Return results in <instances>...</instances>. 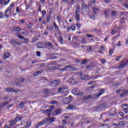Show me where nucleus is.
<instances>
[{"label": "nucleus", "mask_w": 128, "mask_h": 128, "mask_svg": "<svg viewBox=\"0 0 128 128\" xmlns=\"http://www.w3.org/2000/svg\"><path fill=\"white\" fill-rule=\"evenodd\" d=\"M61 72H66V70H76V68L75 67L72 66V65H68L64 66V68H60Z\"/></svg>", "instance_id": "f257e3e1"}, {"label": "nucleus", "mask_w": 128, "mask_h": 128, "mask_svg": "<svg viewBox=\"0 0 128 128\" xmlns=\"http://www.w3.org/2000/svg\"><path fill=\"white\" fill-rule=\"evenodd\" d=\"M72 94L75 96H82L84 94L83 92H80L78 89H74L72 91Z\"/></svg>", "instance_id": "f03ea898"}, {"label": "nucleus", "mask_w": 128, "mask_h": 128, "mask_svg": "<svg viewBox=\"0 0 128 128\" xmlns=\"http://www.w3.org/2000/svg\"><path fill=\"white\" fill-rule=\"evenodd\" d=\"M60 83V81L59 80H54L50 83V86H58Z\"/></svg>", "instance_id": "7ed1b4c3"}, {"label": "nucleus", "mask_w": 128, "mask_h": 128, "mask_svg": "<svg viewBox=\"0 0 128 128\" xmlns=\"http://www.w3.org/2000/svg\"><path fill=\"white\" fill-rule=\"evenodd\" d=\"M10 43L11 44H12V46H20V44H22V43L20 42V41L18 40H12L10 41Z\"/></svg>", "instance_id": "20e7f679"}, {"label": "nucleus", "mask_w": 128, "mask_h": 128, "mask_svg": "<svg viewBox=\"0 0 128 128\" xmlns=\"http://www.w3.org/2000/svg\"><path fill=\"white\" fill-rule=\"evenodd\" d=\"M7 92H18V90H14L12 88H8L6 89Z\"/></svg>", "instance_id": "39448f33"}, {"label": "nucleus", "mask_w": 128, "mask_h": 128, "mask_svg": "<svg viewBox=\"0 0 128 128\" xmlns=\"http://www.w3.org/2000/svg\"><path fill=\"white\" fill-rule=\"evenodd\" d=\"M64 90H68V86H63L60 87L58 88L57 92H62Z\"/></svg>", "instance_id": "423d86ee"}, {"label": "nucleus", "mask_w": 128, "mask_h": 128, "mask_svg": "<svg viewBox=\"0 0 128 128\" xmlns=\"http://www.w3.org/2000/svg\"><path fill=\"white\" fill-rule=\"evenodd\" d=\"M4 16L7 18H10V16H12V11L6 10L5 11Z\"/></svg>", "instance_id": "0eeeda50"}, {"label": "nucleus", "mask_w": 128, "mask_h": 128, "mask_svg": "<svg viewBox=\"0 0 128 128\" xmlns=\"http://www.w3.org/2000/svg\"><path fill=\"white\" fill-rule=\"evenodd\" d=\"M62 102L64 104H70L72 100L70 99V98H64L62 100Z\"/></svg>", "instance_id": "6e6552de"}, {"label": "nucleus", "mask_w": 128, "mask_h": 128, "mask_svg": "<svg viewBox=\"0 0 128 128\" xmlns=\"http://www.w3.org/2000/svg\"><path fill=\"white\" fill-rule=\"evenodd\" d=\"M104 94V89L100 90L99 91L98 94H96L94 96V98H100V96H102V94Z\"/></svg>", "instance_id": "1a4fd4ad"}, {"label": "nucleus", "mask_w": 128, "mask_h": 128, "mask_svg": "<svg viewBox=\"0 0 128 128\" xmlns=\"http://www.w3.org/2000/svg\"><path fill=\"white\" fill-rule=\"evenodd\" d=\"M93 12L94 14H97L100 12V8L98 7H94L93 8Z\"/></svg>", "instance_id": "9d476101"}, {"label": "nucleus", "mask_w": 128, "mask_h": 128, "mask_svg": "<svg viewBox=\"0 0 128 128\" xmlns=\"http://www.w3.org/2000/svg\"><path fill=\"white\" fill-rule=\"evenodd\" d=\"M46 124V121L44 120L38 122L37 125L36 126V128H38L40 126H44Z\"/></svg>", "instance_id": "9b49d317"}, {"label": "nucleus", "mask_w": 128, "mask_h": 128, "mask_svg": "<svg viewBox=\"0 0 128 128\" xmlns=\"http://www.w3.org/2000/svg\"><path fill=\"white\" fill-rule=\"evenodd\" d=\"M54 120H56V118H48L46 119V122L48 123L54 122Z\"/></svg>", "instance_id": "f8f14e48"}, {"label": "nucleus", "mask_w": 128, "mask_h": 128, "mask_svg": "<svg viewBox=\"0 0 128 128\" xmlns=\"http://www.w3.org/2000/svg\"><path fill=\"white\" fill-rule=\"evenodd\" d=\"M62 114V110L60 109H58L53 112V116H57V114Z\"/></svg>", "instance_id": "ddd939ff"}, {"label": "nucleus", "mask_w": 128, "mask_h": 128, "mask_svg": "<svg viewBox=\"0 0 128 128\" xmlns=\"http://www.w3.org/2000/svg\"><path fill=\"white\" fill-rule=\"evenodd\" d=\"M10 54L9 52H7L5 53L4 54V60H8V58H10Z\"/></svg>", "instance_id": "4468645a"}, {"label": "nucleus", "mask_w": 128, "mask_h": 128, "mask_svg": "<svg viewBox=\"0 0 128 128\" xmlns=\"http://www.w3.org/2000/svg\"><path fill=\"white\" fill-rule=\"evenodd\" d=\"M128 94V90L126 91H124L122 94L120 95V96H121V98H126V94Z\"/></svg>", "instance_id": "2eb2a0df"}, {"label": "nucleus", "mask_w": 128, "mask_h": 128, "mask_svg": "<svg viewBox=\"0 0 128 128\" xmlns=\"http://www.w3.org/2000/svg\"><path fill=\"white\" fill-rule=\"evenodd\" d=\"M44 114H48V116H50V114L52 112V110L48 109L46 110H44Z\"/></svg>", "instance_id": "dca6fc26"}, {"label": "nucleus", "mask_w": 128, "mask_h": 128, "mask_svg": "<svg viewBox=\"0 0 128 128\" xmlns=\"http://www.w3.org/2000/svg\"><path fill=\"white\" fill-rule=\"evenodd\" d=\"M116 110H112V111L109 114V116H116Z\"/></svg>", "instance_id": "f3484780"}, {"label": "nucleus", "mask_w": 128, "mask_h": 128, "mask_svg": "<svg viewBox=\"0 0 128 128\" xmlns=\"http://www.w3.org/2000/svg\"><path fill=\"white\" fill-rule=\"evenodd\" d=\"M80 6H76V14H80Z\"/></svg>", "instance_id": "a211bd4d"}, {"label": "nucleus", "mask_w": 128, "mask_h": 128, "mask_svg": "<svg viewBox=\"0 0 128 128\" xmlns=\"http://www.w3.org/2000/svg\"><path fill=\"white\" fill-rule=\"evenodd\" d=\"M26 126L27 128H30V126H32V121H30V120H28L26 122Z\"/></svg>", "instance_id": "6ab92c4d"}, {"label": "nucleus", "mask_w": 128, "mask_h": 128, "mask_svg": "<svg viewBox=\"0 0 128 128\" xmlns=\"http://www.w3.org/2000/svg\"><path fill=\"white\" fill-rule=\"evenodd\" d=\"M58 68L56 66H51V67H48V70H50V72L52 70H56Z\"/></svg>", "instance_id": "aec40b11"}, {"label": "nucleus", "mask_w": 128, "mask_h": 128, "mask_svg": "<svg viewBox=\"0 0 128 128\" xmlns=\"http://www.w3.org/2000/svg\"><path fill=\"white\" fill-rule=\"evenodd\" d=\"M106 104H103L98 106V110H102V108H106Z\"/></svg>", "instance_id": "412c9836"}, {"label": "nucleus", "mask_w": 128, "mask_h": 128, "mask_svg": "<svg viewBox=\"0 0 128 128\" xmlns=\"http://www.w3.org/2000/svg\"><path fill=\"white\" fill-rule=\"evenodd\" d=\"M14 30L13 32H21L22 29L18 27L15 26L14 28Z\"/></svg>", "instance_id": "4be33fe9"}, {"label": "nucleus", "mask_w": 128, "mask_h": 128, "mask_svg": "<svg viewBox=\"0 0 128 128\" xmlns=\"http://www.w3.org/2000/svg\"><path fill=\"white\" fill-rule=\"evenodd\" d=\"M126 66V63L122 62V64L119 65L118 68H124Z\"/></svg>", "instance_id": "5701e85b"}, {"label": "nucleus", "mask_w": 128, "mask_h": 128, "mask_svg": "<svg viewBox=\"0 0 128 128\" xmlns=\"http://www.w3.org/2000/svg\"><path fill=\"white\" fill-rule=\"evenodd\" d=\"M59 42L62 44H64V38H62V36H60L59 37Z\"/></svg>", "instance_id": "b1692460"}, {"label": "nucleus", "mask_w": 128, "mask_h": 128, "mask_svg": "<svg viewBox=\"0 0 128 128\" xmlns=\"http://www.w3.org/2000/svg\"><path fill=\"white\" fill-rule=\"evenodd\" d=\"M87 76V75H82V74H80V80H86Z\"/></svg>", "instance_id": "393cba45"}, {"label": "nucleus", "mask_w": 128, "mask_h": 128, "mask_svg": "<svg viewBox=\"0 0 128 128\" xmlns=\"http://www.w3.org/2000/svg\"><path fill=\"white\" fill-rule=\"evenodd\" d=\"M45 44L46 46H50V48H52V46H54V45H52V43L50 42H45Z\"/></svg>", "instance_id": "a878e982"}, {"label": "nucleus", "mask_w": 128, "mask_h": 128, "mask_svg": "<svg viewBox=\"0 0 128 128\" xmlns=\"http://www.w3.org/2000/svg\"><path fill=\"white\" fill-rule=\"evenodd\" d=\"M22 120V117L20 116H16L15 118L16 122H20Z\"/></svg>", "instance_id": "bb28decb"}, {"label": "nucleus", "mask_w": 128, "mask_h": 128, "mask_svg": "<svg viewBox=\"0 0 128 128\" xmlns=\"http://www.w3.org/2000/svg\"><path fill=\"white\" fill-rule=\"evenodd\" d=\"M62 94L64 96H66L68 94V92L65 91V92H62Z\"/></svg>", "instance_id": "cd10ccee"}, {"label": "nucleus", "mask_w": 128, "mask_h": 128, "mask_svg": "<svg viewBox=\"0 0 128 128\" xmlns=\"http://www.w3.org/2000/svg\"><path fill=\"white\" fill-rule=\"evenodd\" d=\"M12 8H14V4H10L6 10H10L12 12Z\"/></svg>", "instance_id": "c85d7f7f"}, {"label": "nucleus", "mask_w": 128, "mask_h": 128, "mask_svg": "<svg viewBox=\"0 0 128 128\" xmlns=\"http://www.w3.org/2000/svg\"><path fill=\"white\" fill-rule=\"evenodd\" d=\"M54 26L56 28V30H60V28H58V26L56 25V24L55 22H54Z\"/></svg>", "instance_id": "c756f323"}, {"label": "nucleus", "mask_w": 128, "mask_h": 128, "mask_svg": "<svg viewBox=\"0 0 128 128\" xmlns=\"http://www.w3.org/2000/svg\"><path fill=\"white\" fill-rule=\"evenodd\" d=\"M24 106V102H22L20 104L19 106L20 108H22Z\"/></svg>", "instance_id": "7c9ffc66"}, {"label": "nucleus", "mask_w": 128, "mask_h": 128, "mask_svg": "<svg viewBox=\"0 0 128 128\" xmlns=\"http://www.w3.org/2000/svg\"><path fill=\"white\" fill-rule=\"evenodd\" d=\"M8 105V102H5L3 104H0V108H4L6 106Z\"/></svg>", "instance_id": "2f4dec72"}, {"label": "nucleus", "mask_w": 128, "mask_h": 128, "mask_svg": "<svg viewBox=\"0 0 128 128\" xmlns=\"http://www.w3.org/2000/svg\"><path fill=\"white\" fill-rule=\"evenodd\" d=\"M75 18L77 22H80V14H76L75 16Z\"/></svg>", "instance_id": "473e14b6"}, {"label": "nucleus", "mask_w": 128, "mask_h": 128, "mask_svg": "<svg viewBox=\"0 0 128 128\" xmlns=\"http://www.w3.org/2000/svg\"><path fill=\"white\" fill-rule=\"evenodd\" d=\"M57 19L58 20V22H59L60 24V22H62V16H58L57 17Z\"/></svg>", "instance_id": "72a5a7b5"}, {"label": "nucleus", "mask_w": 128, "mask_h": 128, "mask_svg": "<svg viewBox=\"0 0 128 128\" xmlns=\"http://www.w3.org/2000/svg\"><path fill=\"white\" fill-rule=\"evenodd\" d=\"M38 74H40V71H37L34 73L33 76H38Z\"/></svg>", "instance_id": "f704fd0d"}, {"label": "nucleus", "mask_w": 128, "mask_h": 128, "mask_svg": "<svg viewBox=\"0 0 128 128\" xmlns=\"http://www.w3.org/2000/svg\"><path fill=\"white\" fill-rule=\"evenodd\" d=\"M68 108H69V110H74L76 108L74 105H70Z\"/></svg>", "instance_id": "c9c22d12"}, {"label": "nucleus", "mask_w": 128, "mask_h": 128, "mask_svg": "<svg viewBox=\"0 0 128 128\" xmlns=\"http://www.w3.org/2000/svg\"><path fill=\"white\" fill-rule=\"evenodd\" d=\"M16 12L17 14H20V8H18V6L16 8Z\"/></svg>", "instance_id": "e433bc0d"}, {"label": "nucleus", "mask_w": 128, "mask_h": 128, "mask_svg": "<svg viewBox=\"0 0 128 128\" xmlns=\"http://www.w3.org/2000/svg\"><path fill=\"white\" fill-rule=\"evenodd\" d=\"M22 42H24V43L28 42V39L24 38V39H22Z\"/></svg>", "instance_id": "4c0bfd02"}, {"label": "nucleus", "mask_w": 128, "mask_h": 128, "mask_svg": "<svg viewBox=\"0 0 128 128\" xmlns=\"http://www.w3.org/2000/svg\"><path fill=\"white\" fill-rule=\"evenodd\" d=\"M51 104H58V102L56 101H52L50 102Z\"/></svg>", "instance_id": "58836bf2"}, {"label": "nucleus", "mask_w": 128, "mask_h": 128, "mask_svg": "<svg viewBox=\"0 0 128 128\" xmlns=\"http://www.w3.org/2000/svg\"><path fill=\"white\" fill-rule=\"evenodd\" d=\"M70 29L72 30H74V31L76 30V26L74 24L72 25Z\"/></svg>", "instance_id": "ea45409f"}, {"label": "nucleus", "mask_w": 128, "mask_h": 128, "mask_svg": "<svg viewBox=\"0 0 128 128\" xmlns=\"http://www.w3.org/2000/svg\"><path fill=\"white\" fill-rule=\"evenodd\" d=\"M44 94H50V90H45L44 91Z\"/></svg>", "instance_id": "a19ab883"}, {"label": "nucleus", "mask_w": 128, "mask_h": 128, "mask_svg": "<svg viewBox=\"0 0 128 128\" xmlns=\"http://www.w3.org/2000/svg\"><path fill=\"white\" fill-rule=\"evenodd\" d=\"M92 98V96H86L84 98V100H90V98Z\"/></svg>", "instance_id": "79ce46f5"}, {"label": "nucleus", "mask_w": 128, "mask_h": 128, "mask_svg": "<svg viewBox=\"0 0 128 128\" xmlns=\"http://www.w3.org/2000/svg\"><path fill=\"white\" fill-rule=\"evenodd\" d=\"M82 10H86V4H82Z\"/></svg>", "instance_id": "37998d69"}, {"label": "nucleus", "mask_w": 128, "mask_h": 128, "mask_svg": "<svg viewBox=\"0 0 128 128\" xmlns=\"http://www.w3.org/2000/svg\"><path fill=\"white\" fill-rule=\"evenodd\" d=\"M22 34H24V36H28V32H22Z\"/></svg>", "instance_id": "c03bdc74"}, {"label": "nucleus", "mask_w": 128, "mask_h": 128, "mask_svg": "<svg viewBox=\"0 0 128 128\" xmlns=\"http://www.w3.org/2000/svg\"><path fill=\"white\" fill-rule=\"evenodd\" d=\"M112 52H114V49H110L109 52V56H112Z\"/></svg>", "instance_id": "a18cd8bd"}, {"label": "nucleus", "mask_w": 128, "mask_h": 128, "mask_svg": "<svg viewBox=\"0 0 128 128\" xmlns=\"http://www.w3.org/2000/svg\"><path fill=\"white\" fill-rule=\"evenodd\" d=\"M122 56H118V57H117L116 58V62H118V60H120V58H122Z\"/></svg>", "instance_id": "49530a36"}, {"label": "nucleus", "mask_w": 128, "mask_h": 128, "mask_svg": "<svg viewBox=\"0 0 128 128\" xmlns=\"http://www.w3.org/2000/svg\"><path fill=\"white\" fill-rule=\"evenodd\" d=\"M10 0H4V4L5 5L8 4V2H10Z\"/></svg>", "instance_id": "de8ad7c7"}, {"label": "nucleus", "mask_w": 128, "mask_h": 128, "mask_svg": "<svg viewBox=\"0 0 128 128\" xmlns=\"http://www.w3.org/2000/svg\"><path fill=\"white\" fill-rule=\"evenodd\" d=\"M14 121L12 120L10 122V126H14Z\"/></svg>", "instance_id": "09e8293b"}, {"label": "nucleus", "mask_w": 128, "mask_h": 128, "mask_svg": "<svg viewBox=\"0 0 128 128\" xmlns=\"http://www.w3.org/2000/svg\"><path fill=\"white\" fill-rule=\"evenodd\" d=\"M87 62H88V60H87L84 59V60H82V64H86Z\"/></svg>", "instance_id": "8fccbe9b"}, {"label": "nucleus", "mask_w": 128, "mask_h": 128, "mask_svg": "<svg viewBox=\"0 0 128 128\" xmlns=\"http://www.w3.org/2000/svg\"><path fill=\"white\" fill-rule=\"evenodd\" d=\"M4 12H0V18H4Z\"/></svg>", "instance_id": "3c124183"}, {"label": "nucleus", "mask_w": 128, "mask_h": 128, "mask_svg": "<svg viewBox=\"0 0 128 128\" xmlns=\"http://www.w3.org/2000/svg\"><path fill=\"white\" fill-rule=\"evenodd\" d=\"M37 56H40V51H37L36 52Z\"/></svg>", "instance_id": "603ef678"}, {"label": "nucleus", "mask_w": 128, "mask_h": 128, "mask_svg": "<svg viewBox=\"0 0 128 128\" xmlns=\"http://www.w3.org/2000/svg\"><path fill=\"white\" fill-rule=\"evenodd\" d=\"M42 44H37V48H42V46H40Z\"/></svg>", "instance_id": "864d4df0"}, {"label": "nucleus", "mask_w": 128, "mask_h": 128, "mask_svg": "<svg viewBox=\"0 0 128 128\" xmlns=\"http://www.w3.org/2000/svg\"><path fill=\"white\" fill-rule=\"evenodd\" d=\"M18 38H20V40H24V37L20 36V35H18Z\"/></svg>", "instance_id": "5fc2aeb1"}, {"label": "nucleus", "mask_w": 128, "mask_h": 128, "mask_svg": "<svg viewBox=\"0 0 128 128\" xmlns=\"http://www.w3.org/2000/svg\"><path fill=\"white\" fill-rule=\"evenodd\" d=\"M119 114L120 116H124V114L122 112H120Z\"/></svg>", "instance_id": "6e6d98bb"}, {"label": "nucleus", "mask_w": 128, "mask_h": 128, "mask_svg": "<svg viewBox=\"0 0 128 128\" xmlns=\"http://www.w3.org/2000/svg\"><path fill=\"white\" fill-rule=\"evenodd\" d=\"M32 26V24H28V28H31Z\"/></svg>", "instance_id": "4d7b16f0"}, {"label": "nucleus", "mask_w": 128, "mask_h": 128, "mask_svg": "<svg viewBox=\"0 0 128 128\" xmlns=\"http://www.w3.org/2000/svg\"><path fill=\"white\" fill-rule=\"evenodd\" d=\"M76 24L78 28H80V26H82L80 24Z\"/></svg>", "instance_id": "13d9d810"}, {"label": "nucleus", "mask_w": 128, "mask_h": 128, "mask_svg": "<svg viewBox=\"0 0 128 128\" xmlns=\"http://www.w3.org/2000/svg\"><path fill=\"white\" fill-rule=\"evenodd\" d=\"M87 50L88 52H92V47L90 46H89L87 48Z\"/></svg>", "instance_id": "bf43d9fd"}, {"label": "nucleus", "mask_w": 128, "mask_h": 128, "mask_svg": "<svg viewBox=\"0 0 128 128\" xmlns=\"http://www.w3.org/2000/svg\"><path fill=\"white\" fill-rule=\"evenodd\" d=\"M112 16H116V11H112Z\"/></svg>", "instance_id": "052dcab7"}, {"label": "nucleus", "mask_w": 128, "mask_h": 128, "mask_svg": "<svg viewBox=\"0 0 128 128\" xmlns=\"http://www.w3.org/2000/svg\"><path fill=\"white\" fill-rule=\"evenodd\" d=\"M111 34H112V36H114V34H116V31H114V30H112Z\"/></svg>", "instance_id": "680f3d73"}, {"label": "nucleus", "mask_w": 128, "mask_h": 128, "mask_svg": "<svg viewBox=\"0 0 128 128\" xmlns=\"http://www.w3.org/2000/svg\"><path fill=\"white\" fill-rule=\"evenodd\" d=\"M56 128H66L64 126H56Z\"/></svg>", "instance_id": "e2e57ef3"}, {"label": "nucleus", "mask_w": 128, "mask_h": 128, "mask_svg": "<svg viewBox=\"0 0 128 128\" xmlns=\"http://www.w3.org/2000/svg\"><path fill=\"white\" fill-rule=\"evenodd\" d=\"M87 38H92V36H94L92 35H91L90 34H86Z\"/></svg>", "instance_id": "0e129e2a"}, {"label": "nucleus", "mask_w": 128, "mask_h": 128, "mask_svg": "<svg viewBox=\"0 0 128 128\" xmlns=\"http://www.w3.org/2000/svg\"><path fill=\"white\" fill-rule=\"evenodd\" d=\"M66 124V120H62V124Z\"/></svg>", "instance_id": "69168bd1"}, {"label": "nucleus", "mask_w": 128, "mask_h": 128, "mask_svg": "<svg viewBox=\"0 0 128 128\" xmlns=\"http://www.w3.org/2000/svg\"><path fill=\"white\" fill-rule=\"evenodd\" d=\"M124 112H126V114H128V108H124Z\"/></svg>", "instance_id": "338daca9"}, {"label": "nucleus", "mask_w": 128, "mask_h": 128, "mask_svg": "<svg viewBox=\"0 0 128 128\" xmlns=\"http://www.w3.org/2000/svg\"><path fill=\"white\" fill-rule=\"evenodd\" d=\"M10 128V125H6L4 126V128Z\"/></svg>", "instance_id": "774afa93"}]
</instances>
